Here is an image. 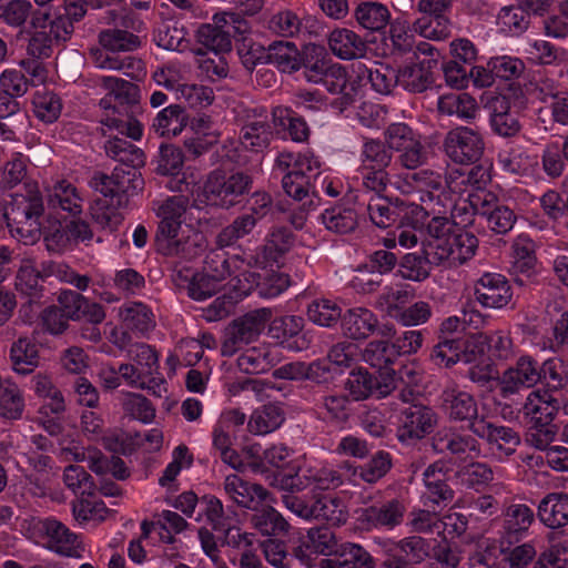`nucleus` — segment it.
<instances>
[{
	"instance_id": "1",
	"label": "nucleus",
	"mask_w": 568,
	"mask_h": 568,
	"mask_svg": "<svg viewBox=\"0 0 568 568\" xmlns=\"http://www.w3.org/2000/svg\"><path fill=\"white\" fill-rule=\"evenodd\" d=\"M425 254L430 263L457 267L470 260L478 247L477 237L469 232H455L450 221L437 214L427 224Z\"/></svg>"
},
{
	"instance_id": "2",
	"label": "nucleus",
	"mask_w": 568,
	"mask_h": 568,
	"mask_svg": "<svg viewBox=\"0 0 568 568\" xmlns=\"http://www.w3.org/2000/svg\"><path fill=\"white\" fill-rule=\"evenodd\" d=\"M394 187L404 195L417 194L420 205L400 203L396 209L408 214L424 215L428 213L444 214L449 202L443 175L430 169L394 176Z\"/></svg>"
},
{
	"instance_id": "3",
	"label": "nucleus",
	"mask_w": 568,
	"mask_h": 568,
	"mask_svg": "<svg viewBox=\"0 0 568 568\" xmlns=\"http://www.w3.org/2000/svg\"><path fill=\"white\" fill-rule=\"evenodd\" d=\"M27 193L13 196L4 212L12 235L23 244H34L41 236L40 217L44 212L43 199L34 183H26Z\"/></svg>"
},
{
	"instance_id": "4",
	"label": "nucleus",
	"mask_w": 568,
	"mask_h": 568,
	"mask_svg": "<svg viewBox=\"0 0 568 568\" xmlns=\"http://www.w3.org/2000/svg\"><path fill=\"white\" fill-rule=\"evenodd\" d=\"M253 184L250 174L235 171L230 174L221 170L210 172L203 182L202 195L207 204L230 209L239 204Z\"/></svg>"
},
{
	"instance_id": "5",
	"label": "nucleus",
	"mask_w": 568,
	"mask_h": 568,
	"mask_svg": "<svg viewBox=\"0 0 568 568\" xmlns=\"http://www.w3.org/2000/svg\"><path fill=\"white\" fill-rule=\"evenodd\" d=\"M271 318L272 310L263 307L233 320L224 332L221 354L231 357L245 345L257 341Z\"/></svg>"
},
{
	"instance_id": "6",
	"label": "nucleus",
	"mask_w": 568,
	"mask_h": 568,
	"mask_svg": "<svg viewBox=\"0 0 568 568\" xmlns=\"http://www.w3.org/2000/svg\"><path fill=\"white\" fill-rule=\"evenodd\" d=\"M138 166H115L111 174L97 172L90 186L103 196H111L119 203L129 205V199L143 189V179Z\"/></svg>"
},
{
	"instance_id": "7",
	"label": "nucleus",
	"mask_w": 568,
	"mask_h": 568,
	"mask_svg": "<svg viewBox=\"0 0 568 568\" xmlns=\"http://www.w3.org/2000/svg\"><path fill=\"white\" fill-rule=\"evenodd\" d=\"M181 224L180 222L160 221L156 231L158 246L165 255L191 260L204 251V236L194 231L184 235L181 232Z\"/></svg>"
},
{
	"instance_id": "8",
	"label": "nucleus",
	"mask_w": 568,
	"mask_h": 568,
	"mask_svg": "<svg viewBox=\"0 0 568 568\" xmlns=\"http://www.w3.org/2000/svg\"><path fill=\"white\" fill-rule=\"evenodd\" d=\"M443 145L446 155L459 164L477 162L485 150L480 131L476 128L463 125L449 130L445 135Z\"/></svg>"
},
{
	"instance_id": "9",
	"label": "nucleus",
	"mask_w": 568,
	"mask_h": 568,
	"mask_svg": "<svg viewBox=\"0 0 568 568\" xmlns=\"http://www.w3.org/2000/svg\"><path fill=\"white\" fill-rule=\"evenodd\" d=\"M258 257L251 255L247 260L240 255H225L224 253L213 251L205 261V271L217 282L231 277L232 285L239 291L240 285L244 284L250 267H257Z\"/></svg>"
},
{
	"instance_id": "10",
	"label": "nucleus",
	"mask_w": 568,
	"mask_h": 568,
	"mask_svg": "<svg viewBox=\"0 0 568 568\" xmlns=\"http://www.w3.org/2000/svg\"><path fill=\"white\" fill-rule=\"evenodd\" d=\"M540 379L541 371L538 362L531 356L524 355L496 379V385L500 395L506 398L524 388L532 387Z\"/></svg>"
},
{
	"instance_id": "11",
	"label": "nucleus",
	"mask_w": 568,
	"mask_h": 568,
	"mask_svg": "<svg viewBox=\"0 0 568 568\" xmlns=\"http://www.w3.org/2000/svg\"><path fill=\"white\" fill-rule=\"evenodd\" d=\"M418 49L429 55L417 63L404 65L397 71L398 84L413 93H422L434 83L433 70L438 61L434 57L436 49L428 43H422Z\"/></svg>"
},
{
	"instance_id": "12",
	"label": "nucleus",
	"mask_w": 568,
	"mask_h": 568,
	"mask_svg": "<svg viewBox=\"0 0 568 568\" xmlns=\"http://www.w3.org/2000/svg\"><path fill=\"white\" fill-rule=\"evenodd\" d=\"M433 448L439 454H448L459 460L475 459L481 454L479 442L470 434L455 428H442L432 438Z\"/></svg>"
},
{
	"instance_id": "13",
	"label": "nucleus",
	"mask_w": 568,
	"mask_h": 568,
	"mask_svg": "<svg viewBox=\"0 0 568 568\" xmlns=\"http://www.w3.org/2000/svg\"><path fill=\"white\" fill-rule=\"evenodd\" d=\"M437 414L424 405H410L402 410L397 437L399 442L422 439L437 425Z\"/></svg>"
},
{
	"instance_id": "14",
	"label": "nucleus",
	"mask_w": 568,
	"mask_h": 568,
	"mask_svg": "<svg viewBox=\"0 0 568 568\" xmlns=\"http://www.w3.org/2000/svg\"><path fill=\"white\" fill-rule=\"evenodd\" d=\"M440 406L449 419L455 422H467L468 426L480 420L478 406L469 393L462 389L457 384L449 383L440 394Z\"/></svg>"
},
{
	"instance_id": "15",
	"label": "nucleus",
	"mask_w": 568,
	"mask_h": 568,
	"mask_svg": "<svg viewBox=\"0 0 568 568\" xmlns=\"http://www.w3.org/2000/svg\"><path fill=\"white\" fill-rule=\"evenodd\" d=\"M313 403L316 417L328 425L343 426L349 419L352 400L343 392H316Z\"/></svg>"
},
{
	"instance_id": "16",
	"label": "nucleus",
	"mask_w": 568,
	"mask_h": 568,
	"mask_svg": "<svg viewBox=\"0 0 568 568\" xmlns=\"http://www.w3.org/2000/svg\"><path fill=\"white\" fill-rule=\"evenodd\" d=\"M407 509L406 499L395 497L364 508L361 520L374 528L393 529L404 521Z\"/></svg>"
},
{
	"instance_id": "17",
	"label": "nucleus",
	"mask_w": 568,
	"mask_h": 568,
	"mask_svg": "<svg viewBox=\"0 0 568 568\" xmlns=\"http://www.w3.org/2000/svg\"><path fill=\"white\" fill-rule=\"evenodd\" d=\"M496 201L493 193L483 192L471 196L470 205L478 214L487 219L491 231L497 234H506L514 227L516 215L508 206L499 205Z\"/></svg>"
},
{
	"instance_id": "18",
	"label": "nucleus",
	"mask_w": 568,
	"mask_h": 568,
	"mask_svg": "<svg viewBox=\"0 0 568 568\" xmlns=\"http://www.w3.org/2000/svg\"><path fill=\"white\" fill-rule=\"evenodd\" d=\"M273 138V129L265 110H250L243 120L240 141L245 149L261 151L266 149Z\"/></svg>"
},
{
	"instance_id": "19",
	"label": "nucleus",
	"mask_w": 568,
	"mask_h": 568,
	"mask_svg": "<svg viewBox=\"0 0 568 568\" xmlns=\"http://www.w3.org/2000/svg\"><path fill=\"white\" fill-rule=\"evenodd\" d=\"M455 0H419L417 2V11L434 18L439 28L433 27V20L423 17L413 23V30L427 39L440 40L447 37L448 31L439 22L440 19L452 10Z\"/></svg>"
},
{
	"instance_id": "20",
	"label": "nucleus",
	"mask_w": 568,
	"mask_h": 568,
	"mask_svg": "<svg viewBox=\"0 0 568 568\" xmlns=\"http://www.w3.org/2000/svg\"><path fill=\"white\" fill-rule=\"evenodd\" d=\"M40 531L47 538V547L62 556L80 557V541L78 536L73 534L64 524L54 519L45 518L37 524Z\"/></svg>"
},
{
	"instance_id": "21",
	"label": "nucleus",
	"mask_w": 568,
	"mask_h": 568,
	"mask_svg": "<svg viewBox=\"0 0 568 568\" xmlns=\"http://www.w3.org/2000/svg\"><path fill=\"white\" fill-rule=\"evenodd\" d=\"M475 297L484 307L501 308L510 302L513 291L504 275L486 273L475 284Z\"/></svg>"
},
{
	"instance_id": "22",
	"label": "nucleus",
	"mask_w": 568,
	"mask_h": 568,
	"mask_svg": "<svg viewBox=\"0 0 568 568\" xmlns=\"http://www.w3.org/2000/svg\"><path fill=\"white\" fill-rule=\"evenodd\" d=\"M100 106L105 111V114L101 118L102 132L105 135L108 131L115 130L122 135H126L132 140H140L143 133L141 123L132 118H124L122 110L124 106H120L119 103L113 99V95L109 93L100 100Z\"/></svg>"
},
{
	"instance_id": "23",
	"label": "nucleus",
	"mask_w": 568,
	"mask_h": 568,
	"mask_svg": "<svg viewBox=\"0 0 568 568\" xmlns=\"http://www.w3.org/2000/svg\"><path fill=\"white\" fill-rule=\"evenodd\" d=\"M263 273L247 271L243 285L239 287V295H248L252 290H256L258 295L266 298L278 296L290 286V277L287 274L265 270Z\"/></svg>"
},
{
	"instance_id": "24",
	"label": "nucleus",
	"mask_w": 568,
	"mask_h": 568,
	"mask_svg": "<svg viewBox=\"0 0 568 568\" xmlns=\"http://www.w3.org/2000/svg\"><path fill=\"white\" fill-rule=\"evenodd\" d=\"M346 386L355 400L365 399L373 394L385 397L397 387V378L387 373V379L378 381L368 372L358 369L351 373Z\"/></svg>"
},
{
	"instance_id": "25",
	"label": "nucleus",
	"mask_w": 568,
	"mask_h": 568,
	"mask_svg": "<svg viewBox=\"0 0 568 568\" xmlns=\"http://www.w3.org/2000/svg\"><path fill=\"white\" fill-rule=\"evenodd\" d=\"M0 18L12 28L22 27L31 19V26L34 29H43L51 19V12L34 10L29 0H10L1 7Z\"/></svg>"
},
{
	"instance_id": "26",
	"label": "nucleus",
	"mask_w": 568,
	"mask_h": 568,
	"mask_svg": "<svg viewBox=\"0 0 568 568\" xmlns=\"http://www.w3.org/2000/svg\"><path fill=\"white\" fill-rule=\"evenodd\" d=\"M469 430L507 455L511 454L520 443L519 435L513 428L496 425L484 416L480 417V420L469 425Z\"/></svg>"
},
{
	"instance_id": "27",
	"label": "nucleus",
	"mask_w": 568,
	"mask_h": 568,
	"mask_svg": "<svg viewBox=\"0 0 568 568\" xmlns=\"http://www.w3.org/2000/svg\"><path fill=\"white\" fill-rule=\"evenodd\" d=\"M357 80H351L345 67L338 63L328 64L324 75L323 85L332 94L339 97L334 101V105L341 111L354 103L357 95Z\"/></svg>"
},
{
	"instance_id": "28",
	"label": "nucleus",
	"mask_w": 568,
	"mask_h": 568,
	"mask_svg": "<svg viewBox=\"0 0 568 568\" xmlns=\"http://www.w3.org/2000/svg\"><path fill=\"white\" fill-rule=\"evenodd\" d=\"M224 490L234 503L248 509H256L270 496L262 485L247 483L235 474L226 476Z\"/></svg>"
},
{
	"instance_id": "29",
	"label": "nucleus",
	"mask_w": 568,
	"mask_h": 568,
	"mask_svg": "<svg viewBox=\"0 0 568 568\" xmlns=\"http://www.w3.org/2000/svg\"><path fill=\"white\" fill-rule=\"evenodd\" d=\"M358 85L369 83L372 89L381 94H389L398 84L397 71L389 65L375 62L372 67L364 63L353 65Z\"/></svg>"
},
{
	"instance_id": "30",
	"label": "nucleus",
	"mask_w": 568,
	"mask_h": 568,
	"mask_svg": "<svg viewBox=\"0 0 568 568\" xmlns=\"http://www.w3.org/2000/svg\"><path fill=\"white\" fill-rule=\"evenodd\" d=\"M559 410V403L547 392H531L523 406L527 425H554Z\"/></svg>"
},
{
	"instance_id": "31",
	"label": "nucleus",
	"mask_w": 568,
	"mask_h": 568,
	"mask_svg": "<svg viewBox=\"0 0 568 568\" xmlns=\"http://www.w3.org/2000/svg\"><path fill=\"white\" fill-rule=\"evenodd\" d=\"M343 335L353 341L368 338L378 327L376 314L366 307L347 310L341 320Z\"/></svg>"
},
{
	"instance_id": "32",
	"label": "nucleus",
	"mask_w": 568,
	"mask_h": 568,
	"mask_svg": "<svg viewBox=\"0 0 568 568\" xmlns=\"http://www.w3.org/2000/svg\"><path fill=\"white\" fill-rule=\"evenodd\" d=\"M187 527L189 523L181 515L172 510H163L155 521L141 523V538L149 539L152 532H156L159 541L174 544V535L183 532Z\"/></svg>"
},
{
	"instance_id": "33",
	"label": "nucleus",
	"mask_w": 568,
	"mask_h": 568,
	"mask_svg": "<svg viewBox=\"0 0 568 568\" xmlns=\"http://www.w3.org/2000/svg\"><path fill=\"white\" fill-rule=\"evenodd\" d=\"M498 474V469H494L487 463L481 462H471L460 467L456 473L463 486L476 491H481L490 486L496 494L505 490L504 484L493 483Z\"/></svg>"
},
{
	"instance_id": "34",
	"label": "nucleus",
	"mask_w": 568,
	"mask_h": 568,
	"mask_svg": "<svg viewBox=\"0 0 568 568\" xmlns=\"http://www.w3.org/2000/svg\"><path fill=\"white\" fill-rule=\"evenodd\" d=\"M537 257L535 243L527 236H518L513 244V263L510 273L515 281L524 285L536 274Z\"/></svg>"
},
{
	"instance_id": "35",
	"label": "nucleus",
	"mask_w": 568,
	"mask_h": 568,
	"mask_svg": "<svg viewBox=\"0 0 568 568\" xmlns=\"http://www.w3.org/2000/svg\"><path fill=\"white\" fill-rule=\"evenodd\" d=\"M320 168L321 162L311 153L283 151L278 153L275 160V170L285 173V175L314 176L315 182L320 181Z\"/></svg>"
},
{
	"instance_id": "36",
	"label": "nucleus",
	"mask_w": 568,
	"mask_h": 568,
	"mask_svg": "<svg viewBox=\"0 0 568 568\" xmlns=\"http://www.w3.org/2000/svg\"><path fill=\"white\" fill-rule=\"evenodd\" d=\"M318 568H375V560L361 545L346 542L339 546L334 558H325Z\"/></svg>"
},
{
	"instance_id": "37",
	"label": "nucleus",
	"mask_w": 568,
	"mask_h": 568,
	"mask_svg": "<svg viewBox=\"0 0 568 568\" xmlns=\"http://www.w3.org/2000/svg\"><path fill=\"white\" fill-rule=\"evenodd\" d=\"M126 204L119 203L111 196L98 197L90 205L92 221L101 229L114 232L124 221Z\"/></svg>"
},
{
	"instance_id": "38",
	"label": "nucleus",
	"mask_w": 568,
	"mask_h": 568,
	"mask_svg": "<svg viewBox=\"0 0 568 568\" xmlns=\"http://www.w3.org/2000/svg\"><path fill=\"white\" fill-rule=\"evenodd\" d=\"M311 519L323 520L339 526L347 520V509L343 500L333 494H313Z\"/></svg>"
},
{
	"instance_id": "39",
	"label": "nucleus",
	"mask_w": 568,
	"mask_h": 568,
	"mask_svg": "<svg viewBox=\"0 0 568 568\" xmlns=\"http://www.w3.org/2000/svg\"><path fill=\"white\" fill-rule=\"evenodd\" d=\"M48 204L54 210L78 215L82 212L83 197L74 184L68 180H59L48 191Z\"/></svg>"
},
{
	"instance_id": "40",
	"label": "nucleus",
	"mask_w": 568,
	"mask_h": 568,
	"mask_svg": "<svg viewBox=\"0 0 568 568\" xmlns=\"http://www.w3.org/2000/svg\"><path fill=\"white\" fill-rule=\"evenodd\" d=\"M328 47L333 54L343 60L361 58L366 52L365 41L353 30L341 28L328 36Z\"/></svg>"
},
{
	"instance_id": "41",
	"label": "nucleus",
	"mask_w": 568,
	"mask_h": 568,
	"mask_svg": "<svg viewBox=\"0 0 568 568\" xmlns=\"http://www.w3.org/2000/svg\"><path fill=\"white\" fill-rule=\"evenodd\" d=\"M277 362L276 348L262 344L245 349L237 358V366L246 374H261L271 369Z\"/></svg>"
},
{
	"instance_id": "42",
	"label": "nucleus",
	"mask_w": 568,
	"mask_h": 568,
	"mask_svg": "<svg viewBox=\"0 0 568 568\" xmlns=\"http://www.w3.org/2000/svg\"><path fill=\"white\" fill-rule=\"evenodd\" d=\"M540 521L552 529L568 525V495L551 493L545 496L538 506Z\"/></svg>"
},
{
	"instance_id": "43",
	"label": "nucleus",
	"mask_w": 568,
	"mask_h": 568,
	"mask_svg": "<svg viewBox=\"0 0 568 568\" xmlns=\"http://www.w3.org/2000/svg\"><path fill=\"white\" fill-rule=\"evenodd\" d=\"M535 523V513L525 504H513L504 513L505 540H519Z\"/></svg>"
},
{
	"instance_id": "44",
	"label": "nucleus",
	"mask_w": 568,
	"mask_h": 568,
	"mask_svg": "<svg viewBox=\"0 0 568 568\" xmlns=\"http://www.w3.org/2000/svg\"><path fill=\"white\" fill-rule=\"evenodd\" d=\"M385 551L405 562L419 564L428 556V544L419 536H409L399 541L385 540Z\"/></svg>"
},
{
	"instance_id": "45",
	"label": "nucleus",
	"mask_w": 568,
	"mask_h": 568,
	"mask_svg": "<svg viewBox=\"0 0 568 568\" xmlns=\"http://www.w3.org/2000/svg\"><path fill=\"white\" fill-rule=\"evenodd\" d=\"M362 359L379 371L381 379H387V373L396 377L390 366L397 359L392 343L386 341H371L362 352Z\"/></svg>"
},
{
	"instance_id": "46",
	"label": "nucleus",
	"mask_w": 568,
	"mask_h": 568,
	"mask_svg": "<svg viewBox=\"0 0 568 568\" xmlns=\"http://www.w3.org/2000/svg\"><path fill=\"white\" fill-rule=\"evenodd\" d=\"M321 221L327 231L336 234H348L358 225L356 210L345 203L335 204L321 214Z\"/></svg>"
},
{
	"instance_id": "47",
	"label": "nucleus",
	"mask_w": 568,
	"mask_h": 568,
	"mask_svg": "<svg viewBox=\"0 0 568 568\" xmlns=\"http://www.w3.org/2000/svg\"><path fill=\"white\" fill-rule=\"evenodd\" d=\"M187 113L179 104H171L161 110L152 122L153 131L161 138L179 135L187 124Z\"/></svg>"
},
{
	"instance_id": "48",
	"label": "nucleus",
	"mask_w": 568,
	"mask_h": 568,
	"mask_svg": "<svg viewBox=\"0 0 568 568\" xmlns=\"http://www.w3.org/2000/svg\"><path fill=\"white\" fill-rule=\"evenodd\" d=\"M285 420V413L278 404H266L253 410L247 422V429L254 435H266Z\"/></svg>"
},
{
	"instance_id": "49",
	"label": "nucleus",
	"mask_w": 568,
	"mask_h": 568,
	"mask_svg": "<svg viewBox=\"0 0 568 568\" xmlns=\"http://www.w3.org/2000/svg\"><path fill=\"white\" fill-rule=\"evenodd\" d=\"M88 11L85 0H64L63 13H51V21L55 27L57 38H71L74 32V23L81 21Z\"/></svg>"
},
{
	"instance_id": "50",
	"label": "nucleus",
	"mask_w": 568,
	"mask_h": 568,
	"mask_svg": "<svg viewBox=\"0 0 568 568\" xmlns=\"http://www.w3.org/2000/svg\"><path fill=\"white\" fill-rule=\"evenodd\" d=\"M295 237L293 233L286 227H274L267 235L265 244L261 247L260 254L262 260L258 258V266L276 263L280 257L287 253L294 245ZM256 257H260L257 255Z\"/></svg>"
},
{
	"instance_id": "51",
	"label": "nucleus",
	"mask_w": 568,
	"mask_h": 568,
	"mask_svg": "<svg viewBox=\"0 0 568 568\" xmlns=\"http://www.w3.org/2000/svg\"><path fill=\"white\" fill-rule=\"evenodd\" d=\"M120 316L125 327L141 336L155 327L154 314L149 306L141 302H130L120 308Z\"/></svg>"
},
{
	"instance_id": "52",
	"label": "nucleus",
	"mask_w": 568,
	"mask_h": 568,
	"mask_svg": "<svg viewBox=\"0 0 568 568\" xmlns=\"http://www.w3.org/2000/svg\"><path fill=\"white\" fill-rule=\"evenodd\" d=\"M357 23L368 31L378 32L386 28L390 20L388 8L377 1H363L355 11Z\"/></svg>"
},
{
	"instance_id": "53",
	"label": "nucleus",
	"mask_w": 568,
	"mask_h": 568,
	"mask_svg": "<svg viewBox=\"0 0 568 568\" xmlns=\"http://www.w3.org/2000/svg\"><path fill=\"white\" fill-rule=\"evenodd\" d=\"M437 109L443 115L467 120L476 116L478 105L468 93H447L438 98Z\"/></svg>"
},
{
	"instance_id": "54",
	"label": "nucleus",
	"mask_w": 568,
	"mask_h": 568,
	"mask_svg": "<svg viewBox=\"0 0 568 568\" xmlns=\"http://www.w3.org/2000/svg\"><path fill=\"white\" fill-rule=\"evenodd\" d=\"M10 359L14 372L30 374L39 365V351L36 343L27 337H20L10 349Z\"/></svg>"
},
{
	"instance_id": "55",
	"label": "nucleus",
	"mask_w": 568,
	"mask_h": 568,
	"mask_svg": "<svg viewBox=\"0 0 568 568\" xmlns=\"http://www.w3.org/2000/svg\"><path fill=\"white\" fill-rule=\"evenodd\" d=\"M54 24L49 21L43 29H37L30 37L27 52L34 59H47L53 53L54 44L67 42V38H57Z\"/></svg>"
},
{
	"instance_id": "56",
	"label": "nucleus",
	"mask_w": 568,
	"mask_h": 568,
	"mask_svg": "<svg viewBox=\"0 0 568 568\" xmlns=\"http://www.w3.org/2000/svg\"><path fill=\"white\" fill-rule=\"evenodd\" d=\"M205 517L215 531L224 534L239 526V515L234 508H224L222 501L214 497H205Z\"/></svg>"
},
{
	"instance_id": "57",
	"label": "nucleus",
	"mask_w": 568,
	"mask_h": 568,
	"mask_svg": "<svg viewBox=\"0 0 568 568\" xmlns=\"http://www.w3.org/2000/svg\"><path fill=\"white\" fill-rule=\"evenodd\" d=\"M254 214H241L232 223L224 226L215 236V245L222 250L234 245L241 239L251 234L256 226Z\"/></svg>"
},
{
	"instance_id": "58",
	"label": "nucleus",
	"mask_w": 568,
	"mask_h": 568,
	"mask_svg": "<svg viewBox=\"0 0 568 568\" xmlns=\"http://www.w3.org/2000/svg\"><path fill=\"white\" fill-rule=\"evenodd\" d=\"M511 540H501L500 551L504 561L509 568H536L534 560L537 556V549L534 541H527L513 546Z\"/></svg>"
},
{
	"instance_id": "59",
	"label": "nucleus",
	"mask_w": 568,
	"mask_h": 568,
	"mask_svg": "<svg viewBox=\"0 0 568 568\" xmlns=\"http://www.w3.org/2000/svg\"><path fill=\"white\" fill-rule=\"evenodd\" d=\"M255 513L251 516L252 526L265 536H275L285 534L290 529L286 519L273 507L265 506L254 509Z\"/></svg>"
},
{
	"instance_id": "60",
	"label": "nucleus",
	"mask_w": 568,
	"mask_h": 568,
	"mask_svg": "<svg viewBox=\"0 0 568 568\" xmlns=\"http://www.w3.org/2000/svg\"><path fill=\"white\" fill-rule=\"evenodd\" d=\"M108 156L121 162L123 166H141L144 164V153L133 143L119 138L111 136L104 145Z\"/></svg>"
},
{
	"instance_id": "61",
	"label": "nucleus",
	"mask_w": 568,
	"mask_h": 568,
	"mask_svg": "<svg viewBox=\"0 0 568 568\" xmlns=\"http://www.w3.org/2000/svg\"><path fill=\"white\" fill-rule=\"evenodd\" d=\"M361 165L358 169H388L393 153L378 139H365L361 149Z\"/></svg>"
},
{
	"instance_id": "62",
	"label": "nucleus",
	"mask_w": 568,
	"mask_h": 568,
	"mask_svg": "<svg viewBox=\"0 0 568 568\" xmlns=\"http://www.w3.org/2000/svg\"><path fill=\"white\" fill-rule=\"evenodd\" d=\"M273 123L285 128L295 142H305L310 136V128L305 120L288 108L276 106L272 111Z\"/></svg>"
},
{
	"instance_id": "63",
	"label": "nucleus",
	"mask_w": 568,
	"mask_h": 568,
	"mask_svg": "<svg viewBox=\"0 0 568 568\" xmlns=\"http://www.w3.org/2000/svg\"><path fill=\"white\" fill-rule=\"evenodd\" d=\"M100 45L110 52L134 51L141 45V39L126 30L106 29L99 33Z\"/></svg>"
},
{
	"instance_id": "64",
	"label": "nucleus",
	"mask_w": 568,
	"mask_h": 568,
	"mask_svg": "<svg viewBox=\"0 0 568 568\" xmlns=\"http://www.w3.org/2000/svg\"><path fill=\"white\" fill-rule=\"evenodd\" d=\"M32 104L36 118L44 123L55 122L62 111L60 97L48 90L37 91Z\"/></svg>"
}]
</instances>
